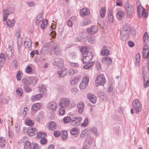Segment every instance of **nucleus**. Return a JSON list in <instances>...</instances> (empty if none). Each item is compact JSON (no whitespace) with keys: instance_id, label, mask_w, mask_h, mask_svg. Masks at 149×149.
<instances>
[{"instance_id":"1","label":"nucleus","mask_w":149,"mask_h":149,"mask_svg":"<svg viewBox=\"0 0 149 149\" xmlns=\"http://www.w3.org/2000/svg\"><path fill=\"white\" fill-rule=\"evenodd\" d=\"M130 32V29L129 27L126 25L123 26L120 32V37L122 40L126 41L128 39Z\"/></svg>"},{"instance_id":"2","label":"nucleus","mask_w":149,"mask_h":149,"mask_svg":"<svg viewBox=\"0 0 149 149\" xmlns=\"http://www.w3.org/2000/svg\"><path fill=\"white\" fill-rule=\"evenodd\" d=\"M16 36L17 40V49L18 52L20 50L22 44L23 40L20 35L21 30L19 28L16 30Z\"/></svg>"},{"instance_id":"3","label":"nucleus","mask_w":149,"mask_h":149,"mask_svg":"<svg viewBox=\"0 0 149 149\" xmlns=\"http://www.w3.org/2000/svg\"><path fill=\"white\" fill-rule=\"evenodd\" d=\"M96 86H103L105 83L106 80L104 74H101L99 75L96 78L95 80Z\"/></svg>"},{"instance_id":"4","label":"nucleus","mask_w":149,"mask_h":149,"mask_svg":"<svg viewBox=\"0 0 149 149\" xmlns=\"http://www.w3.org/2000/svg\"><path fill=\"white\" fill-rule=\"evenodd\" d=\"M14 10L13 6L11 5L8 6L6 9H4L3 12V21H5L7 18L8 15L12 13Z\"/></svg>"},{"instance_id":"5","label":"nucleus","mask_w":149,"mask_h":149,"mask_svg":"<svg viewBox=\"0 0 149 149\" xmlns=\"http://www.w3.org/2000/svg\"><path fill=\"white\" fill-rule=\"evenodd\" d=\"M132 106L134 109L138 112H140L141 109V106L140 102L137 99L134 100L132 103Z\"/></svg>"},{"instance_id":"6","label":"nucleus","mask_w":149,"mask_h":149,"mask_svg":"<svg viewBox=\"0 0 149 149\" xmlns=\"http://www.w3.org/2000/svg\"><path fill=\"white\" fill-rule=\"evenodd\" d=\"M70 100L66 98L61 99L59 103V105L61 107L64 108L68 107L70 104Z\"/></svg>"},{"instance_id":"7","label":"nucleus","mask_w":149,"mask_h":149,"mask_svg":"<svg viewBox=\"0 0 149 149\" xmlns=\"http://www.w3.org/2000/svg\"><path fill=\"white\" fill-rule=\"evenodd\" d=\"M137 12L138 16L140 18H141L142 16L145 18H146L147 16L146 10L141 6H138Z\"/></svg>"},{"instance_id":"8","label":"nucleus","mask_w":149,"mask_h":149,"mask_svg":"<svg viewBox=\"0 0 149 149\" xmlns=\"http://www.w3.org/2000/svg\"><path fill=\"white\" fill-rule=\"evenodd\" d=\"M83 58L82 61L83 63H88L92 60L93 55L91 52H87L86 55H83Z\"/></svg>"},{"instance_id":"9","label":"nucleus","mask_w":149,"mask_h":149,"mask_svg":"<svg viewBox=\"0 0 149 149\" xmlns=\"http://www.w3.org/2000/svg\"><path fill=\"white\" fill-rule=\"evenodd\" d=\"M82 119L80 117H75L72 119L71 124L73 126H77L80 124Z\"/></svg>"},{"instance_id":"10","label":"nucleus","mask_w":149,"mask_h":149,"mask_svg":"<svg viewBox=\"0 0 149 149\" xmlns=\"http://www.w3.org/2000/svg\"><path fill=\"white\" fill-rule=\"evenodd\" d=\"M52 63L54 65L60 68L63 65V60L60 58H56L53 60Z\"/></svg>"},{"instance_id":"11","label":"nucleus","mask_w":149,"mask_h":149,"mask_svg":"<svg viewBox=\"0 0 149 149\" xmlns=\"http://www.w3.org/2000/svg\"><path fill=\"white\" fill-rule=\"evenodd\" d=\"M57 106L58 104L55 102H51L47 104V107L49 110L54 111L56 110Z\"/></svg>"},{"instance_id":"12","label":"nucleus","mask_w":149,"mask_h":149,"mask_svg":"<svg viewBox=\"0 0 149 149\" xmlns=\"http://www.w3.org/2000/svg\"><path fill=\"white\" fill-rule=\"evenodd\" d=\"M125 10L127 17L128 18L130 17L132 13L133 10L132 6L128 4H126L125 5Z\"/></svg>"},{"instance_id":"13","label":"nucleus","mask_w":149,"mask_h":149,"mask_svg":"<svg viewBox=\"0 0 149 149\" xmlns=\"http://www.w3.org/2000/svg\"><path fill=\"white\" fill-rule=\"evenodd\" d=\"M143 56L144 58L149 59V49H148V46L145 45L143 52Z\"/></svg>"},{"instance_id":"14","label":"nucleus","mask_w":149,"mask_h":149,"mask_svg":"<svg viewBox=\"0 0 149 149\" xmlns=\"http://www.w3.org/2000/svg\"><path fill=\"white\" fill-rule=\"evenodd\" d=\"M52 47L54 49V52L56 55H60L61 52V49L58 47L56 43H54L52 45Z\"/></svg>"},{"instance_id":"15","label":"nucleus","mask_w":149,"mask_h":149,"mask_svg":"<svg viewBox=\"0 0 149 149\" xmlns=\"http://www.w3.org/2000/svg\"><path fill=\"white\" fill-rule=\"evenodd\" d=\"M90 13V10L88 8H84L81 9L79 11L80 15L82 17H85L88 15Z\"/></svg>"},{"instance_id":"16","label":"nucleus","mask_w":149,"mask_h":149,"mask_svg":"<svg viewBox=\"0 0 149 149\" xmlns=\"http://www.w3.org/2000/svg\"><path fill=\"white\" fill-rule=\"evenodd\" d=\"M97 30L98 28L95 26H92L91 28H89L87 29L88 32L92 34L96 33Z\"/></svg>"},{"instance_id":"17","label":"nucleus","mask_w":149,"mask_h":149,"mask_svg":"<svg viewBox=\"0 0 149 149\" xmlns=\"http://www.w3.org/2000/svg\"><path fill=\"white\" fill-rule=\"evenodd\" d=\"M28 134L30 136H33L38 133V131L35 128H29L28 130Z\"/></svg>"},{"instance_id":"18","label":"nucleus","mask_w":149,"mask_h":149,"mask_svg":"<svg viewBox=\"0 0 149 149\" xmlns=\"http://www.w3.org/2000/svg\"><path fill=\"white\" fill-rule=\"evenodd\" d=\"M6 57L4 53L0 54V69L1 68L5 63Z\"/></svg>"},{"instance_id":"19","label":"nucleus","mask_w":149,"mask_h":149,"mask_svg":"<svg viewBox=\"0 0 149 149\" xmlns=\"http://www.w3.org/2000/svg\"><path fill=\"white\" fill-rule=\"evenodd\" d=\"M67 72L66 68H63L61 70L57 71V73L59 76L61 77H63L65 76Z\"/></svg>"},{"instance_id":"20","label":"nucleus","mask_w":149,"mask_h":149,"mask_svg":"<svg viewBox=\"0 0 149 149\" xmlns=\"http://www.w3.org/2000/svg\"><path fill=\"white\" fill-rule=\"evenodd\" d=\"M85 106L84 104L82 102H79L77 105V107L78 109L79 112L80 113L83 112V109Z\"/></svg>"},{"instance_id":"21","label":"nucleus","mask_w":149,"mask_h":149,"mask_svg":"<svg viewBox=\"0 0 149 149\" xmlns=\"http://www.w3.org/2000/svg\"><path fill=\"white\" fill-rule=\"evenodd\" d=\"M87 97L91 103L93 104L96 103L97 98L95 95L91 94H88L87 95Z\"/></svg>"},{"instance_id":"22","label":"nucleus","mask_w":149,"mask_h":149,"mask_svg":"<svg viewBox=\"0 0 149 149\" xmlns=\"http://www.w3.org/2000/svg\"><path fill=\"white\" fill-rule=\"evenodd\" d=\"M49 44H46L44 45L40 50V53L41 54H44L48 49L49 47Z\"/></svg>"},{"instance_id":"23","label":"nucleus","mask_w":149,"mask_h":149,"mask_svg":"<svg viewBox=\"0 0 149 149\" xmlns=\"http://www.w3.org/2000/svg\"><path fill=\"white\" fill-rule=\"evenodd\" d=\"M102 62L106 64L107 65H110L112 63V60L111 58L109 57H104L102 58Z\"/></svg>"},{"instance_id":"24","label":"nucleus","mask_w":149,"mask_h":149,"mask_svg":"<svg viewBox=\"0 0 149 149\" xmlns=\"http://www.w3.org/2000/svg\"><path fill=\"white\" fill-rule=\"evenodd\" d=\"M41 107L40 104L36 103L32 106L31 109L33 111H37L40 109Z\"/></svg>"},{"instance_id":"25","label":"nucleus","mask_w":149,"mask_h":149,"mask_svg":"<svg viewBox=\"0 0 149 149\" xmlns=\"http://www.w3.org/2000/svg\"><path fill=\"white\" fill-rule=\"evenodd\" d=\"M6 54L9 60H10L13 54V50L10 47H8L6 49Z\"/></svg>"},{"instance_id":"26","label":"nucleus","mask_w":149,"mask_h":149,"mask_svg":"<svg viewBox=\"0 0 149 149\" xmlns=\"http://www.w3.org/2000/svg\"><path fill=\"white\" fill-rule=\"evenodd\" d=\"M93 143V139L90 137H88L85 141L84 144L86 145L88 147H90Z\"/></svg>"},{"instance_id":"27","label":"nucleus","mask_w":149,"mask_h":149,"mask_svg":"<svg viewBox=\"0 0 149 149\" xmlns=\"http://www.w3.org/2000/svg\"><path fill=\"white\" fill-rule=\"evenodd\" d=\"M40 93L45 94L46 93V89L45 86L43 85H40L38 88Z\"/></svg>"},{"instance_id":"28","label":"nucleus","mask_w":149,"mask_h":149,"mask_svg":"<svg viewBox=\"0 0 149 149\" xmlns=\"http://www.w3.org/2000/svg\"><path fill=\"white\" fill-rule=\"evenodd\" d=\"M24 45L26 48L30 50L32 45V42L31 40L29 39H28V41L25 40L24 42Z\"/></svg>"},{"instance_id":"29","label":"nucleus","mask_w":149,"mask_h":149,"mask_svg":"<svg viewBox=\"0 0 149 149\" xmlns=\"http://www.w3.org/2000/svg\"><path fill=\"white\" fill-rule=\"evenodd\" d=\"M6 23L8 26L10 27H12L14 26L15 21L13 19L11 20L9 19H8L6 21Z\"/></svg>"},{"instance_id":"30","label":"nucleus","mask_w":149,"mask_h":149,"mask_svg":"<svg viewBox=\"0 0 149 149\" xmlns=\"http://www.w3.org/2000/svg\"><path fill=\"white\" fill-rule=\"evenodd\" d=\"M25 123L26 125L30 126H33L34 124V121L29 118L26 119Z\"/></svg>"},{"instance_id":"31","label":"nucleus","mask_w":149,"mask_h":149,"mask_svg":"<svg viewBox=\"0 0 149 149\" xmlns=\"http://www.w3.org/2000/svg\"><path fill=\"white\" fill-rule=\"evenodd\" d=\"M43 18L42 17V15H38L36 18V24L38 25L40 22H42L43 21Z\"/></svg>"},{"instance_id":"32","label":"nucleus","mask_w":149,"mask_h":149,"mask_svg":"<svg viewBox=\"0 0 149 149\" xmlns=\"http://www.w3.org/2000/svg\"><path fill=\"white\" fill-rule=\"evenodd\" d=\"M124 15V12L121 10H120L117 12L116 14V16L118 19H122Z\"/></svg>"},{"instance_id":"33","label":"nucleus","mask_w":149,"mask_h":149,"mask_svg":"<svg viewBox=\"0 0 149 149\" xmlns=\"http://www.w3.org/2000/svg\"><path fill=\"white\" fill-rule=\"evenodd\" d=\"M49 127L50 130H54L56 128V124L55 123L51 121L49 123Z\"/></svg>"},{"instance_id":"34","label":"nucleus","mask_w":149,"mask_h":149,"mask_svg":"<svg viewBox=\"0 0 149 149\" xmlns=\"http://www.w3.org/2000/svg\"><path fill=\"white\" fill-rule=\"evenodd\" d=\"M42 97L41 94H39L32 96L31 97V100L32 101H35L39 100Z\"/></svg>"},{"instance_id":"35","label":"nucleus","mask_w":149,"mask_h":149,"mask_svg":"<svg viewBox=\"0 0 149 149\" xmlns=\"http://www.w3.org/2000/svg\"><path fill=\"white\" fill-rule=\"evenodd\" d=\"M101 53L102 56H107L109 54V51L107 49L104 48L102 50Z\"/></svg>"},{"instance_id":"36","label":"nucleus","mask_w":149,"mask_h":149,"mask_svg":"<svg viewBox=\"0 0 149 149\" xmlns=\"http://www.w3.org/2000/svg\"><path fill=\"white\" fill-rule=\"evenodd\" d=\"M90 131L96 136H98L99 135V133L97 132V128L95 127H92Z\"/></svg>"},{"instance_id":"37","label":"nucleus","mask_w":149,"mask_h":149,"mask_svg":"<svg viewBox=\"0 0 149 149\" xmlns=\"http://www.w3.org/2000/svg\"><path fill=\"white\" fill-rule=\"evenodd\" d=\"M106 9L104 7H102L100 12V16L102 18H104L105 16Z\"/></svg>"},{"instance_id":"38","label":"nucleus","mask_w":149,"mask_h":149,"mask_svg":"<svg viewBox=\"0 0 149 149\" xmlns=\"http://www.w3.org/2000/svg\"><path fill=\"white\" fill-rule=\"evenodd\" d=\"M81 52L82 53L83 55L87 54V52H90L88 51V49L87 48V47L86 46H83L82 48L80 49Z\"/></svg>"},{"instance_id":"39","label":"nucleus","mask_w":149,"mask_h":149,"mask_svg":"<svg viewBox=\"0 0 149 149\" xmlns=\"http://www.w3.org/2000/svg\"><path fill=\"white\" fill-rule=\"evenodd\" d=\"M6 143V141L5 138L3 137H1L0 139V146L1 147H4Z\"/></svg>"},{"instance_id":"40","label":"nucleus","mask_w":149,"mask_h":149,"mask_svg":"<svg viewBox=\"0 0 149 149\" xmlns=\"http://www.w3.org/2000/svg\"><path fill=\"white\" fill-rule=\"evenodd\" d=\"M29 80L30 84H34L36 83L37 81V79L34 77H30L29 78Z\"/></svg>"},{"instance_id":"41","label":"nucleus","mask_w":149,"mask_h":149,"mask_svg":"<svg viewBox=\"0 0 149 149\" xmlns=\"http://www.w3.org/2000/svg\"><path fill=\"white\" fill-rule=\"evenodd\" d=\"M31 144L30 142L29 141H25L24 143V149H30Z\"/></svg>"},{"instance_id":"42","label":"nucleus","mask_w":149,"mask_h":149,"mask_svg":"<svg viewBox=\"0 0 149 149\" xmlns=\"http://www.w3.org/2000/svg\"><path fill=\"white\" fill-rule=\"evenodd\" d=\"M108 18L109 20L111 22H113V17L111 11L109 10L108 13Z\"/></svg>"},{"instance_id":"43","label":"nucleus","mask_w":149,"mask_h":149,"mask_svg":"<svg viewBox=\"0 0 149 149\" xmlns=\"http://www.w3.org/2000/svg\"><path fill=\"white\" fill-rule=\"evenodd\" d=\"M71 134L72 135H75L78 133V128L74 127L71 129L70 131Z\"/></svg>"},{"instance_id":"44","label":"nucleus","mask_w":149,"mask_h":149,"mask_svg":"<svg viewBox=\"0 0 149 149\" xmlns=\"http://www.w3.org/2000/svg\"><path fill=\"white\" fill-rule=\"evenodd\" d=\"M80 80V78H76L73 79L71 80L70 81V83L72 85H74Z\"/></svg>"},{"instance_id":"45","label":"nucleus","mask_w":149,"mask_h":149,"mask_svg":"<svg viewBox=\"0 0 149 149\" xmlns=\"http://www.w3.org/2000/svg\"><path fill=\"white\" fill-rule=\"evenodd\" d=\"M144 86V87H146L149 85V81L148 78L146 77H143Z\"/></svg>"},{"instance_id":"46","label":"nucleus","mask_w":149,"mask_h":149,"mask_svg":"<svg viewBox=\"0 0 149 149\" xmlns=\"http://www.w3.org/2000/svg\"><path fill=\"white\" fill-rule=\"evenodd\" d=\"M48 23V21L47 19L44 20L42 21V23L40 25V28L42 29H44L46 27V25Z\"/></svg>"},{"instance_id":"47","label":"nucleus","mask_w":149,"mask_h":149,"mask_svg":"<svg viewBox=\"0 0 149 149\" xmlns=\"http://www.w3.org/2000/svg\"><path fill=\"white\" fill-rule=\"evenodd\" d=\"M140 59V56L139 53H137L136 56L135 65L136 66L139 65V61Z\"/></svg>"},{"instance_id":"48","label":"nucleus","mask_w":149,"mask_h":149,"mask_svg":"<svg viewBox=\"0 0 149 149\" xmlns=\"http://www.w3.org/2000/svg\"><path fill=\"white\" fill-rule=\"evenodd\" d=\"M46 135V134L43 132H39L38 134L37 137L38 138H43Z\"/></svg>"},{"instance_id":"49","label":"nucleus","mask_w":149,"mask_h":149,"mask_svg":"<svg viewBox=\"0 0 149 149\" xmlns=\"http://www.w3.org/2000/svg\"><path fill=\"white\" fill-rule=\"evenodd\" d=\"M87 39L89 42L91 43H94L95 41L94 37L91 36H89L88 37Z\"/></svg>"},{"instance_id":"50","label":"nucleus","mask_w":149,"mask_h":149,"mask_svg":"<svg viewBox=\"0 0 149 149\" xmlns=\"http://www.w3.org/2000/svg\"><path fill=\"white\" fill-rule=\"evenodd\" d=\"M69 56L72 59H76L77 57V54L74 52L71 53L70 54Z\"/></svg>"},{"instance_id":"51","label":"nucleus","mask_w":149,"mask_h":149,"mask_svg":"<svg viewBox=\"0 0 149 149\" xmlns=\"http://www.w3.org/2000/svg\"><path fill=\"white\" fill-rule=\"evenodd\" d=\"M91 21L90 19H84L83 21V23L84 25H88L90 24Z\"/></svg>"},{"instance_id":"52","label":"nucleus","mask_w":149,"mask_h":149,"mask_svg":"<svg viewBox=\"0 0 149 149\" xmlns=\"http://www.w3.org/2000/svg\"><path fill=\"white\" fill-rule=\"evenodd\" d=\"M81 36H78L76 38V40L78 41L82 42L84 40V38L83 36V34L82 33L81 34Z\"/></svg>"},{"instance_id":"53","label":"nucleus","mask_w":149,"mask_h":149,"mask_svg":"<svg viewBox=\"0 0 149 149\" xmlns=\"http://www.w3.org/2000/svg\"><path fill=\"white\" fill-rule=\"evenodd\" d=\"M71 118L69 116L64 117L63 118V121L65 123H67L70 122L71 120Z\"/></svg>"},{"instance_id":"54","label":"nucleus","mask_w":149,"mask_h":149,"mask_svg":"<svg viewBox=\"0 0 149 149\" xmlns=\"http://www.w3.org/2000/svg\"><path fill=\"white\" fill-rule=\"evenodd\" d=\"M88 119L87 118H86L84 120V122L82 123L81 125L83 127H85L88 124Z\"/></svg>"},{"instance_id":"55","label":"nucleus","mask_w":149,"mask_h":149,"mask_svg":"<svg viewBox=\"0 0 149 149\" xmlns=\"http://www.w3.org/2000/svg\"><path fill=\"white\" fill-rule=\"evenodd\" d=\"M21 71H18L17 72L16 75V77L17 80L19 81H20L22 78V77L21 76Z\"/></svg>"},{"instance_id":"56","label":"nucleus","mask_w":149,"mask_h":149,"mask_svg":"<svg viewBox=\"0 0 149 149\" xmlns=\"http://www.w3.org/2000/svg\"><path fill=\"white\" fill-rule=\"evenodd\" d=\"M22 90L20 88H18L16 90V93L17 94L20 96H22Z\"/></svg>"},{"instance_id":"57","label":"nucleus","mask_w":149,"mask_h":149,"mask_svg":"<svg viewBox=\"0 0 149 149\" xmlns=\"http://www.w3.org/2000/svg\"><path fill=\"white\" fill-rule=\"evenodd\" d=\"M22 81L23 83L26 85H28L30 84L29 79L27 80L25 78H23L22 79Z\"/></svg>"},{"instance_id":"58","label":"nucleus","mask_w":149,"mask_h":149,"mask_svg":"<svg viewBox=\"0 0 149 149\" xmlns=\"http://www.w3.org/2000/svg\"><path fill=\"white\" fill-rule=\"evenodd\" d=\"M67 133L65 131H63L62 134V138L63 140H65L67 138Z\"/></svg>"},{"instance_id":"59","label":"nucleus","mask_w":149,"mask_h":149,"mask_svg":"<svg viewBox=\"0 0 149 149\" xmlns=\"http://www.w3.org/2000/svg\"><path fill=\"white\" fill-rule=\"evenodd\" d=\"M89 78L88 77H84L82 79L81 82L88 85L89 81Z\"/></svg>"},{"instance_id":"60","label":"nucleus","mask_w":149,"mask_h":149,"mask_svg":"<svg viewBox=\"0 0 149 149\" xmlns=\"http://www.w3.org/2000/svg\"><path fill=\"white\" fill-rule=\"evenodd\" d=\"M38 146L36 143L31 144V149H38Z\"/></svg>"},{"instance_id":"61","label":"nucleus","mask_w":149,"mask_h":149,"mask_svg":"<svg viewBox=\"0 0 149 149\" xmlns=\"http://www.w3.org/2000/svg\"><path fill=\"white\" fill-rule=\"evenodd\" d=\"M32 68L29 66H27L25 69L26 72L27 73H30L32 71Z\"/></svg>"},{"instance_id":"62","label":"nucleus","mask_w":149,"mask_h":149,"mask_svg":"<svg viewBox=\"0 0 149 149\" xmlns=\"http://www.w3.org/2000/svg\"><path fill=\"white\" fill-rule=\"evenodd\" d=\"M93 62L90 64H87L84 66V68L85 69H88L90 68H91L92 66H93Z\"/></svg>"},{"instance_id":"63","label":"nucleus","mask_w":149,"mask_h":149,"mask_svg":"<svg viewBox=\"0 0 149 149\" xmlns=\"http://www.w3.org/2000/svg\"><path fill=\"white\" fill-rule=\"evenodd\" d=\"M9 99L8 98H3L2 99L1 102L3 104H6L9 102Z\"/></svg>"},{"instance_id":"64","label":"nucleus","mask_w":149,"mask_h":149,"mask_svg":"<svg viewBox=\"0 0 149 149\" xmlns=\"http://www.w3.org/2000/svg\"><path fill=\"white\" fill-rule=\"evenodd\" d=\"M38 50H33L30 53L31 56L33 57L35 54H38Z\"/></svg>"}]
</instances>
